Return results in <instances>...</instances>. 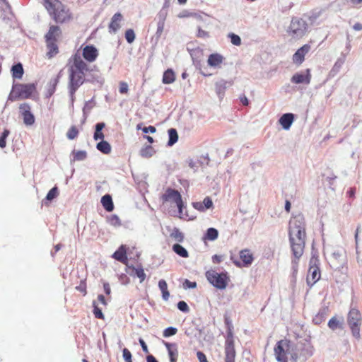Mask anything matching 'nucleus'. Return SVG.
<instances>
[{
    "label": "nucleus",
    "mask_w": 362,
    "mask_h": 362,
    "mask_svg": "<svg viewBox=\"0 0 362 362\" xmlns=\"http://www.w3.org/2000/svg\"><path fill=\"white\" fill-rule=\"evenodd\" d=\"M354 30L360 31L362 30V24L361 23H356L353 26Z\"/></svg>",
    "instance_id": "0e129e2a"
},
{
    "label": "nucleus",
    "mask_w": 362,
    "mask_h": 362,
    "mask_svg": "<svg viewBox=\"0 0 362 362\" xmlns=\"http://www.w3.org/2000/svg\"><path fill=\"white\" fill-rule=\"evenodd\" d=\"M224 322L227 328V334L224 344V349H235L233 335V326L229 317H226Z\"/></svg>",
    "instance_id": "4468645a"
},
{
    "label": "nucleus",
    "mask_w": 362,
    "mask_h": 362,
    "mask_svg": "<svg viewBox=\"0 0 362 362\" xmlns=\"http://www.w3.org/2000/svg\"><path fill=\"white\" fill-rule=\"evenodd\" d=\"M90 71L88 65L81 58L78 52L73 54L69 59V91L73 98L78 88L84 83L86 73Z\"/></svg>",
    "instance_id": "f03ea898"
},
{
    "label": "nucleus",
    "mask_w": 362,
    "mask_h": 362,
    "mask_svg": "<svg viewBox=\"0 0 362 362\" xmlns=\"http://www.w3.org/2000/svg\"><path fill=\"white\" fill-rule=\"evenodd\" d=\"M129 269L132 270V272H129V274L137 276L140 279L141 283L145 280L146 274L141 266L137 267L129 266Z\"/></svg>",
    "instance_id": "393cba45"
},
{
    "label": "nucleus",
    "mask_w": 362,
    "mask_h": 362,
    "mask_svg": "<svg viewBox=\"0 0 362 362\" xmlns=\"http://www.w3.org/2000/svg\"><path fill=\"white\" fill-rule=\"evenodd\" d=\"M78 129L76 126H71L66 132V136L69 139L73 140L78 135Z\"/></svg>",
    "instance_id": "58836bf2"
},
{
    "label": "nucleus",
    "mask_w": 362,
    "mask_h": 362,
    "mask_svg": "<svg viewBox=\"0 0 362 362\" xmlns=\"http://www.w3.org/2000/svg\"><path fill=\"white\" fill-rule=\"evenodd\" d=\"M104 127H105V124L103 122L98 123L96 124L95 132L94 136H93L95 140H98V139H101L102 141L103 140L104 134L101 131L104 128Z\"/></svg>",
    "instance_id": "f704fd0d"
},
{
    "label": "nucleus",
    "mask_w": 362,
    "mask_h": 362,
    "mask_svg": "<svg viewBox=\"0 0 362 362\" xmlns=\"http://www.w3.org/2000/svg\"><path fill=\"white\" fill-rule=\"evenodd\" d=\"M139 343L142 347V349L144 352H148V347H147V345L145 343V341L142 339H139Z\"/></svg>",
    "instance_id": "052dcab7"
},
{
    "label": "nucleus",
    "mask_w": 362,
    "mask_h": 362,
    "mask_svg": "<svg viewBox=\"0 0 362 362\" xmlns=\"http://www.w3.org/2000/svg\"><path fill=\"white\" fill-rule=\"evenodd\" d=\"M294 352V344L287 339L277 341L274 347V354L278 362H288V356L292 360V353Z\"/></svg>",
    "instance_id": "20e7f679"
},
{
    "label": "nucleus",
    "mask_w": 362,
    "mask_h": 362,
    "mask_svg": "<svg viewBox=\"0 0 362 362\" xmlns=\"http://www.w3.org/2000/svg\"><path fill=\"white\" fill-rule=\"evenodd\" d=\"M82 50V56L86 62H94L99 55L98 49L93 45L81 47Z\"/></svg>",
    "instance_id": "ddd939ff"
},
{
    "label": "nucleus",
    "mask_w": 362,
    "mask_h": 362,
    "mask_svg": "<svg viewBox=\"0 0 362 362\" xmlns=\"http://www.w3.org/2000/svg\"><path fill=\"white\" fill-rule=\"evenodd\" d=\"M47 46V57L48 59H52L59 53V47L57 42L45 41Z\"/></svg>",
    "instance_id": "4be33fe9"
},
{
    "label": "nucleus",
    "mask_w": 362,
    "mask_h": 362,
    "mask_svg": "<svg viewBox=\"0 0 362 362\" xmlns=\"http://www.w3.org/2000/svg\"><path fill=\"white\" fill-rule=\"evenodd\" d=\"M288 236L291 249L293 255V267L297 271L299 259L304 252L306 236L305 219L302 215L292 217L289 221Z\"/></svg>",
    "instance_id": "f257e3e1"
},
{
    "label": "nucleus",
    "mask_w": 362,
    "mask_h": 362,
    "mask_svg": "<svg viewBox=\"0 0 362 362\" xmlns=\"http://www.w3.org/2000/svg\"><path fill=\"white\" fill-rule=\"evenodd\" d=\"M192 205L194 209H196L197 210H198L199 211H204L205 210H206L205 209V206H204L203 203L201 202H194L192 204Z\"/></svg>",
    "instance_id": "5fc2aeb1"
},
{
    "label": "nucleus",
    "mask_w": 362,
    "mask_h": 362,
    "mask_svg": "<svg viewBox=\"0 0 362 362\" xmlns=\"http://www.w3.org/2000/svg\"><path fill=\"white\" fill-rule=\"evenodd\" d=\"M155 153L154 148L148 145L146 146L140 150V155L144 158H150Z\"/></svg>",
    "instance_id": "72a5a7b5"
},
{
    "label": "nucleus",
    "mask_w": 362,
    "mask_h": 362,
    "mask_svg": "<svg viewBox=\"0 0 362 362\" xmlns=\"http://www.w3.org/2000/svg\"><path fill=\"white\" fill-rule=\"evenodd\" d=\"M206 277L210 284L218 289L226 288L229 281L227 273L219 274L213 269L206 272Z\"/></svg>",
    "instance_id": "0eeeda50"
},
{
    "label": "nucleus",
    "mask_w": 362,
    "mask_h": 362,
    "mask_svg": "<svg viewBox=\"0 0 362 362\" xmlns=\"http://www.w3.org/2000/svg\"><path fill=\"white\" fill-rule=\"evenodd\" d=\"M164 345L168 350L170 361L177 362L178 358V347L177 344L165 342Z\"/></svg>",
    "instance_id": "a211bd4d"
},
{
    "label": "nucleus",
    "mask_w": 362,
    "mask_h": 362,
    "mask_svg": "<svg viewBox=\"0 0 362 362\" xmlns=\"http://www.w3.org/2000/svg\"><path fill=\"white\" fill-rule=\"evenodd\" d=\"M36 83H16L12 87L9 100H17L30 98L36 92Z\"/></svg>",
    "instance_id": "39448f33"
},
{
    "label": "nucleus",
    "mask_w": 362,
    "mask_h": 362,
    "mask_svg": "<svg viewBox=\"0 0 362 362\" xmlns=\"http://www.w3.org/2000/svg\"><path fill=\"white\" fill-rule=\"evenodd\" d=\"M235 349H224V362H235Z\"/></svg>",
    "instance_id": "c85d7f7f"
},
{
    "label": "nucleus",
    "mask_w": 362,
    "mask_h": 362,
    "mask_svg": "<svg viewBox=\"0 0 362 362\" xmlns=\"http://www.w3.org/2000/svg\"><path fill=\"white\" fill-rule=\"evenodd\" d=\"M294 119V116L292 113L284 114L279 119V123L284 129H288L291 126Z\"/></svg>",
    "instance_id": "5701e85b"
},
{
    "label": "nucleus",
    "mask_w": 362,
    "mask_h": 362,
    "mask_svg": "<svg viewBox=\"0 0 362 362\" xmlns=\"http://www.w3.org/2000/svg\"><path fill=\"white\" fill-rule=\"evenodd\" d=\"M125 38L128 43H132L135 40V33L132 29H128L125 32Z\"/></svg>",
    "instance_id": "49530a36"
},
{
    "label": "nucleus",
    "mask_w": 362,
    "mask_h": 362,
    "mask_svg": "<svg viewBox=\"0 0 362 362\" xmlns=\"http://www.w3.org/2000/svg\"><path fill=\"white\" fill-rule=\"evenodd\" d=\"M58 195H59V190H58L57 187L55 186L48 192V193L45 197V200L50 202V201L53 200L54 199H55L56 197H57Z\"/></svg>",
    "instance_id": "ea45409f"
},
{
    "label": "nucleus",
    "mask_w": 362,
    "mask_h": 362,
    "mask_svg": "<svg viewBox=\"0 0 362 362\" xmlns=\"http://www.w3.org/2000/svg\"><path fill=\"white\" fill-rule=\"evenodd\" d=\"M161 199L163 203H175L178 208L179 213L180 214H182V208L184 206V204L182 199V196L177 190L168 188L165 193L161 196Z\"/></svg>",
    "instance_id": "9d476101"
},
{
    "label": "nucleus",
    "mask_w": 362,
    "mask_h": 362,
    "mask_svg": "<svg viewBox=\"0 0 362 362\" xmlns=\"http://www.w3.org/2000/svg\"><path fill=\"white\" fill-rule=\"evenodd\" d=\"M93 314H94L95 317L98 319L103 320L104 315H103L101 309H100L98 308V305L96 304V303L95 301L93 303Z\"/></svg>",
    "instance_id": "37998d69"
},
{
    "label": "nucleus",
    "mask_w": 362,
    "mask_h": 362,
    "mask_svg": "<svg viewBox=\"0 0 362 362\" xmlns=\"http://www.w3.org/2000/svg\"><path fill=\"white\" fill-rule=\"evenodd\" d=\"M328 326L331 329L334 330L341 327V322L335 317H333L329 320Z\"/></svg>",
    "instance_id": "79ce46f5"
},
{
    "label": "nucleus",
    "mask_w": 362,
    "mask_h": 362,
    "mask_svg": "<svg viewBox=\"0 0 362 362\" xmlns=\"http://www.w3.org/2000/svg\"><path fill=\"white\" fill-rule=\"evenodd\" d=\"M218 232L216 228H210L207 230L205 239L214 240L218 238Z\"/></svg>",
    "instance_id": "4c0bfd02"
},
{
    "label": "nucleus",
    "mask_w": 362,
    "mask_h": 362,
    "mask_svg": "<svg viewBox=\"0 0 362 362\" xmlns=\"http://www.w3.org/2000/svg\"><path fill=\"white\" fill-rule=\"evenodd\" d=\"M30 110L31 107L27 103H22L19 106L20 113L23 117V122L26 125H32L35 123V117Z\"/></svg>",
    "instance_id": "2eb2a0df"
},
{
    "label": "nucleus",
    "mask_w": 362,
    "mask_h": 362,
    "mask_svg": "<svg viewBox=\"0 0 362 362\" xmlns=\"http://www.w3.org/2000/svg\"><path fill=\"white\" fill-rule=\"evenodd\" d=\"M228 37L230 39V42L233 45L235 46H239L241 45V39L238 35L234 33H229Z\"/></svg>",
    "instance_id": "c03bdc74"
},
{
    "label": "nucleus",
    "mask_w": 362,
    "mask_h": 362,
    "mask_svg": "<svg viewBox=\"0 0 362 362\" xmlns=\"http://www.w3.org/2000/svg\"><path fill=\"white\" fill-rule=\"evenodd\" d=\"M97 149L104 154H109L111 152V146L106 141H101L97 146Z\"/></svg>",
    "instance_id": "7c9ffc66"
},
{
    "label": "nucleus",
    "mask_w": 362,
    "mask_h": 362,
    "mask_svg": "<svg viewBox=\"0 0 362 362\" xmlns=\"http://www.w3.org/2000/svg\"><path fill=\"white\" fill-rule=\"evenodd\" d=\"M175 80V73L174 71L169 69H167L164 74H163V83L164 84H170L172 83H173Z\"/></svg>",
    "instance_id": "cd10ccee"
},
{
    "label": "nucleus",
    "mask_w": 362,
    "mask_h": 362,
    "mask_svg": "<svg viewBox=\"0 0 362 362\" xmlns=\"http://www.w3.org/2000/svg\"><path fill=\"white\" fill-rule=\"evenodd\" d=\"M147 362H158L153 355H148L146 357Z\"/></svg>",
    "instance_id": "69168bd1"
},
{
    "label": "nucleus",
    "mask_w": 362,
    "mask_h": 362,
    "mask_svg": "<svg viewBox=\"0 0 362 362\" xmlns=\"http://www.w3.org/2000/svg\"><path fill=\"white\" fill-rule=\"evenodd\" d=\"M129 86L128 84L124 81L119 82V92L121 94H126L128 93Z\"/></svg>",
    "instance_id": "09e8293b"
},
{
    "label": "nucleus",
    "mask_w": 362,
    "mask_h": 362,
    "mask_svg": "<svg viewBox=\"0 0 362 362\" xmlns=\"http://www.w3.org/2000/svg\"><path fill=\"white\" fill-rule=\"evenodd\" d=\"M347 321L353 335L356 338H359L360 326L362 321L360 312L355 308L351 309L348 314Z\"/></svg>",
    "instance_id": "1a4fd4ad"
},
{
    "label": "nucleus",
    "mask_w": 362,
    "mask_h": 362,
    "mask_svg": "<svg viewBox=\"0 0 362 362\" xmlns=\"http://www.w3.org/2000/svg\"><path fill=\"white\" fill-rule=\"evenodd\" d=\"M123 358L124 359L127 361V362H129V361H132V354L131 352L129 351V349H127V348H124L123 349Z\"/></svg>",
    "instance_id": "603ef678"
},
{
    "label": "nucleus",
    "mask_w": 362,
    "mask_h": 362,
    "mask_svg": "<svg viewBox=\"0 0 362 362\" xmlns=\"http://www.w3.org/2000/svg\"><path fill=\"white\" fill-rule=\"evenodd\" d=\"M61 34V30L57 25H51L47 33L45 35V41H54L57 42V38Z\"/></svg>",
    "instance_id": "aec40b11"
},
{
    "label": "nucleus",
    "mask_w": 362,
    "mask_h": 362,
    "mask_svg": "<svg viewBox=\"0 0 362 362\" xmlns=\"http://www.w3.org/2000/svg\"><path fill=\"white\" fill-rule=\"evenodd\" d=\"M59 77L57 76L50 80L47 86V90L46 92V97L50 98L55 92L57 86L59 83Z\"/></svg>",
    "instance_id": "bb28decb"
},
{
    "label": "nucleus",
    "mask_w": 362,
    "mask_h": 362,
    "mask_svg": "<svg viewBox=\"0 0 362 362\" xmlns=\"http://www.w3.org/2000/svg\"><path fill=\"white\" fill-rule=\"evenodd\" d=\"M122 18V15L120 13H117L112 16L108 26L110 33H115L120 28V23Z\"/></svg>",
    "instance_id": "6ab92c4d"
},
{
    "label": "nucleus",
    "mask_w": 362,
    "mask_h": 362,
    "mask_svg": "<svg viewBox=\"0 0 362 362\" xmlns=\"http://www.w3.org/2000/svg\"><path fill=\"white\" fill-rule=\"evenodd\" d=\"M202 203H203L204 206H205L206 209H210L213 206L212 200L209 197H205Z\"/></svg>",
    "instance_id": "864d4df0"
},
{
    "label": "nucleus",
    "mask_w": 362,
    "mask_h": 362,
    "mask_svg": "<svg viewBox=\"0 0 362 362\" xmlns=\"http://www.w3.org/2000/svg\"><path fill=\"white\" fill-rule=\"evenodd\" d=\"M112 257L116 260L127 264V247L125 245H121L119 249L114 252Z\"/></svg>",
    "instance_id": "412c9836"
},
{
    "label": "nucleus",
    "mask_w": 362,
    "mask_h": 362,
    "mask_svg": "<svg viewBox=\"0 0 362 362\" xmlns=\"http://www.w3.org/2000/svg\"><path fill=\"white\" fill-rule=\"evenodd\" d=\"M285 209L287 212H289L290 211V209H291V203L289 201H286V203H285Z\"/></svg>",
    "instance_id": "774afa93"
},
{
    "label": "nucleus",
    "mask_w": 362,
    "mask_h": 362,
    "mask_svg": "<svg viewBox=\"0 0 362 362\" xmlns=\"http://www.w3.org/2000/svg\"><path fill=\"white\" fill-rule=\"evenodd\" d=\"M173 250L181 257L187 258L189 257V253L187 250L180 244L173 245Z\"/></svg>",
    "instance_id": "2f4dec72"
},
{
    "label": "nucleus",
    "mask_w": 362,
    "mask_h": 362,
    "mask_svg": "<svg viewBox=\"0 0 362 362\" xmlns=\"http://www.w3.org/2000/svg\"><path fill=\"white\" fill-rule=\"evenodd\" d=\"M169 140L168 144L173 146L177 141L178 134L175 129L171 128L168 129Z\"/></svg>",
    "instance_id": "c9c22d12"
},
{
    "label": "nucleus",
    "mask_w": 362,
    "mask_h": 362,
    "mask_svg": "<svg viewBox=\"0 0 362 362\" xmlns=\"http://www.w3.org/2000/svg\"><path fill=\"white\" fill-rule=\"evenodd\" d=\"M74 160H83L87 157V153L85 151H73Z\"/></svg>",
    "instance_id": "a19ab883"
},
{
    "label": "nucleus",
    "mask_w": 362,
    "mask_h": 362,
    "mask_svg": "<svg viewBox=\"0 0 362 362\" xmlns=\"http://www.w3.org/2000/svg\"><path fill=\"white\" fill-rule=\"evenodd\" d=\"M142 131L146 134L148 132L155 133L156 132V129L153 126H148L147 127H144Z\"/></svg>",
    "instance_id": "4d7b16f0"
},
{
    "label": "nucleus",
    "mask_w": 362,
    "mask_h": 362,
    "mask_svg": "<svg viewBox=\"0 0 362 362\" xmlns=\"http://www.w3.org/2000/svg\"><path fill=\"white\" fill-rule=\"evenodd\" d=\"M76 289L83 293V296L86 294V284L84 281H81L80 284L76 287Z\"/></svg>",
    "instance_id": "3c124183"
},
{
    "label": "nucleus",
    "mask_w": 362,
    "mask_h": 362,
    "mask_svg": "<svg viewBox=\"0 0 362 362\" xmlns=\"http://www.w3.org/2000/svg\"><path fill=\"white\" fill-rule=\"evenodd\" d=\"M291 81L295 84H309L311 81L310 69H307L305 73H296L291 78Z\"/></svg>",
    "instance_id": "f3484780"
},
{
    "label": "nucleus",
    "mask_w": 362,
    "mask_h": 362,
    "mask_svg": "<svg viewBox=\"0 0 362 362\" xmlns=\"http://www.w3.org/2000/svg\"><path fill=\"white\" fill-rule=\"evenodd\" d=\"M212 261L215 264H218L222 261V256L215 255L212 257Z\"/></svg>",
    "instance_id": "13d9d810"
},
{
    "label": "nucleus",
    "mask_w": 362,
    "mask_h": 362,
    "mask_svg": "<svg viewBox=\"0 0 362 362\" xmlns=\"http://www.w3.org/2000/svg\"><path fill=\"white\" fill-rule=\"evenodd\" d=\"M177 308L184 313H187L189 310V306L187 305L186 302L182 300L178 302Z\"/></svg>",
    "instance_id": "8fccbe9b"
},
{
    "label": "nucleus",
    "mask_w": 362,
    "mask_h": 362,
    "mask_svg": "<svg viewBox=\"0 0 362 362\" xmlns=\"http://www.w3.org/2000/svg\"><path fill=\"white\" fill-rule=\"evenodd\" d=\"M318 260L315 258H311L310 260V267L307 275V283L313 286L320 279V271L317 265Z\"/></svg>",
    "instance_id": "9b49d317"
},
{
    "label": "nucleus",
    "mask_w": 362,
    "mask_h": 362,
    "mask_svg": "<svg viewBox=\"0 0 362 362\" xmlns=\"http://www.w3.org/2000/svg\"><path fill=\"white\" fill-rule=\"evenodd\" d=\"M112 221H115V223H117L118 225H120V220L118 218V216L114 215L111 218Z\"/></svg>",
    "instance_id": "338daca9"
},
{
    "label": "nucleus",
    "mask_w": 362,
    "mask_h": 362,
    "mask_svg": "<svg viewBox=\"0 0 362 362\" xmlns=\"http://www.w3.org/2000/svg\"><path fill=\"white\" fill-rule=\"evenodd\" d=\"M98 300L100 301V303H102L103 305H107V302H106V300L104 297L103 295H99L98 296Z\"/></svg>",
    "instance_id": "e2e57ef3"
},
{
    "label": "nucleus",
    "mask_w": 362,
    "mask_h": 362,
    "mask_svg": "<svg viewBox=\"0 0 362 362\" xmlns=\"http://www.w3.org/2000/svg\"><path fill=\"white\" fill-rule=\"evenodd\" d=\"M307 30L308 25L305 21L301 18H293L287 30V33L291 38L298 40L305 35Z\"/></svg>",
    "instance_id": "423d86ee"
},
{
    "label": "nucleus",
    "mask_w": 362,
    "mask_h": 362,
    "mask_svg": "<svg viewBox=\"0 0 362 362\" xmlns=\"http://www.w3.org/2000/svg\"><path fill=\"white\" fill-rule=\"evenodd\" d=\"M223 61V57L221 54L215 53L209 56L207 63L209 66L216 67L220 66Z\"/></svg>",
    "instance_id": "b1692460"
},
{
    "label": "nucleus",
    "mask_w": 362,
    "mask_h": 362,
    "mask_svg": "<svg viewBox=\"0 0 362 362\" xmlns=\"http://www.w3.org/2000/svg\"><path fill=\"white\" fill-rule=\"evenodd\" d=\"M10 132L8 129H4V131L2 133L1 136L0 137V147L1 148H5L6 146V139L8 136Z\"/></svg>",
    "instance_id": "de8ad7c7"
},
{
    "label": "nucleus",
    "mask_w": 362,
    "mask_h": 362,
    "mask_svg": "<svg viewBox=\"0 0 362 362\" xmlns=\"http://www.w3.org/2000/svg\"><path fill=\"white\" fill-rule=\"evenodd\" d=\"M313 351L314 348L309 342L294 345V352L292 353V361L297 362V361L301 358L305 360L313 354Z\"/></svg>",
    "instance_id": "6e6552de"
},
{
    "label": "nucleus",
    "mask_w": 362,
    "mask_h": 362,
    "mask_svg": "<svg viewBox=\"0 0 362 362\" xmlns=\"http://www.w3.org/2000/svg\"><path fill=\"white\" fill-rule=\"evenodd\" d=\"M240 100L241 103L245 106H247L249 104L248 99L245 95L240 97Z\"/></svg>",
    "instance_id": "bf43d9fd"
},
{
    "label": "nucleus",
    "mask_w": 362,
    "mask_h": 362,
    "mask_svg": "<svg viewBox=\"0 0 362 362\" xmlns=\"http://www.w3.org/2000/svg\"><path fill=\"white\" fill-rule=\"evenodd\" d=\"M42 4L55 22L63 23L71 20L69 9L59 0H43Z\"/></svg>",
    "instance_id": "7ed1b4c3"
},
{
    "label": "nucleus",
    "mask_w": 362,
    "mask_h": 362,
    "mask_svg": "<svg viewBox=\"0 0 362 362\" xmlns=\"http://www.w3.org/2000/svg\"><path fill=\"white\" fill-rule=\"evenodd\" d=\"M101 204L104 209L110 212L114 209V204L112 197L110 194H105L101 198Z\"/></svg>",
    "instance_id": "a878e982"
},
{
    "label": "nucleus",
    "mask_w": 362,
    "mask_h": 362,
    "mask_svg": "<svg viewBox=\"0 0 362 362\" xmlns=\"http://www.w3.org/2000/svg\"><path fill=\"white\" fill-rule=\"evenodd\" d=\"M158 286L162 292L163 298L167 300L170 296V293L168 291V284L166 281L163 279H161L158 282Z\"/></svg>",
    "instance_id": "473e14b6"
},
{
    "label": "nucleus",
    "mask_w": 362,
    "mask_h": 362,
    "mask_svg": "<svg viewBox=\"0 0 362 362\" xmlns=\"http://www.w3.org/2000/svg\"><path fill=\"white\" fill-rule=\"evenodd\" d=\"M103 288H104V291H105V293L107 295H109L110 293V291H111L109 284L108 283H105L103 284Z\"/></svg>",
    "instance_id": "680f3d73"
},
{
    "label": "nucleus",
    "mask_w": 362,
    "mask_h": 362,
    "mask_svg": "<svg viewBox=\"0 0 362 362\" xmlns=\"http://www.w3.org/2000/svg\"><path fill=\"white\" fill-rule=\"evenodd\" d=\"M240 259L233 260L234 264L238 267H249L252 264L254 260L252 252L249 249H244L239 252Z\"/></svg>",
    "instance_id": "f8f14e48"
},
{
    "label": "nucleus",
    "mask_w": 362,
    "mask_h": 362,
    "mask_svg": "<svg viewBox=\"0 0 362 362\" xmlns=\"http://www.w3.org/2000/svg\"><path fill=\"white\" fill-rule=\"evenodd\" d=\"M170 236L177 242L181 243L184 240V235L183 233L177 228H175Z\"/></svg>",
    "instance_id": "e433bc0d"
},
{
    "label": "nucleus",
    "mask_w": 362,
    "mask_h": 362,
    "mask_svg": "<svg viewBox=\"0 0 362 362\" xmlns=\"http://www.w3.org/2000/svg\"><path fill=\"white\" fill-rule=\"evenodd\" d=\"M197 356L199 362H209L206 355L202 351H197Z\"/></svg>",
    "instance_id": "6e6d98bb"
},
{
    "label": "nucleus",
    "mask_w": 362,
    "mask_h": 362,
    "mask_svg": "<svg viewBox=\"0 0 362 362\" xmlns=\"http://www.w3.org/2000/svg\"><path fill=\"white\" fill-rule=\"evenodd\" d=\"M177 332V329L173 327H169L164 329L163 332V335L164 337H169L176 334Z\"/></svg>",
    "instance_id": "a18cd8bd"
},
{
    "label": "nucleus",
    "mask_w": 362,
    "mask_h": 362,
    "mask_svg": "<svg viewBox=\"0 0 362 362\" xmlns=\"http://www.w3.org/2000/svg\"><path fill=\"white\" fill-rule=\"evenodd\" d=\"M12 76L16 78H21L23 77L24 71L23 66L21 63L15 64L11 68Z\"/></svg>",
    "instance_id": "c756f323"
},
{
    "label": "nucleus",
    "mask_w": 362,
    "mask_h": 362,
    "mask_svg": "<svg viewBox=\"0 0 362 362\" xmlns=\"http://www.w3.org/2000/svg\"><path fill=\"white\" fill-rule=\"evenodd\" d=\"M311 47L308 44H305L297 49L292 57L293 64L300 66L305 60V56L310 51Z\"/></svg>",
    "instance_id": "dca6fc26"
}]
</instances>
